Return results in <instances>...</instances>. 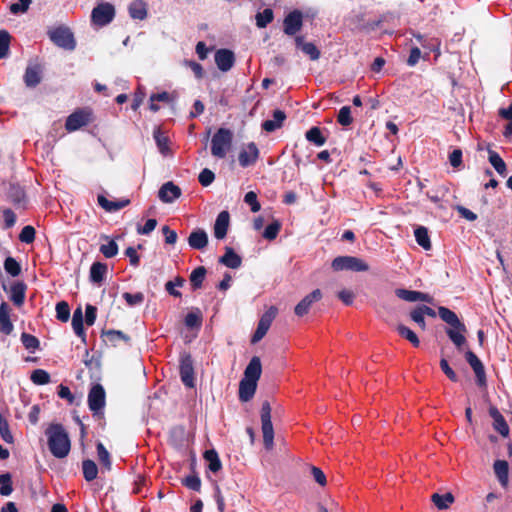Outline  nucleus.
I'll return each mask as SVG.
<instances>
[{
  "label": "nucleus",
  "instance_id": "obj_1",
  "mask_svg": "<svg viewBox=\"0 0 512 512\" xmlns=\"http://www.w3.org/2000/svg\"><path fill=\"white\" fill-rule=\"evenodd\" d=\"M50 453L58 459L65 458L71 450L68 432L60 423H51L45 430Z\"/></svg>",
  "mask_w": 512,
  "mask_h": 512
},
{
  "label": "nucleus",
  "instance_id": "obj_2",
  "mask_svg": "<svg viewBox=\"0 0 512 512\" xmlns=\"http://www.w3.org/2000/svg\"><path fill=\"white\" fill-rule=\"evenodd\" d=\"M106 404V393L101 384H95L88 393V407L92 416L99 422V426L104 428L106 425L103 409Z\"/></svg>",
  "mask_w": 512,
  "mask_h": 512
},
{
  "label": "nucleus",
  "instance_id": "obj_3",
  "mask_svg": "<svg viewBox=\"0 0 512 512\" xmlns=\"http://www.w3.org/2000/svg\"><path fill=\"white\" fill-rule=\"evenodd\" d=\"M233 142V132L228 128H219L211 139V154L219 159L226 157Z\"/></svg>",
  "mask_w": 512,
  "mask_h": 512
},
{
  "label": "nucleus",
  "instance_id": "obj_4",
  "mask_svg": "<svg viewBox=\"0 0 512 512\" xmlns=\"http://www.w3.org/2000/svg\"><path fill=\"white\" fill-rule=\"evenodd\" d=\"M50 40L58 47L72 51L76 47V41L71 30L66 26H57L47 32Z\"/></svg>",
  "mask_w": 512,
  "mask_h": 512
},
{
  "label": "nucleus",
  "instance_id": "obj_5",
  "mask_svg": "<svg viewBox=\"0 0 512 512\" xmlns=\"http://www.w3.org/2000/svg\"><path fill=\"white\" fill-rule=\"evenodd\" d=\"M260 416L264 447L269 451L274 446V429L271 421V405L269 401L262 403Z\"/></svg>",
  "mask_w": 512,
  "mask_h": 512
},
{
  "label": "nucleus",
  "instance_id": "obj_6",
  "mask_svg": "<svg viewBox=\"0 0 512 512\" xmlns=\"http://www.w3.org/2000/svg\"><path fill=\"white\" fill-rule=\"evenodd\" d=\"M331 268L334 271L350 270L365 272L369 270V265L361 258L355 256H338L332 260Z\"/></svg>",
  "mask_w": 512,
  "mask_h": 512
},
{
  "label": "nucleus",
  "instance_id": "obj_7",
  "mask_svg": "<svg viewBox=\"0 0 512 512\" xmlns=\"http://www.w3.org/2000/svg\"><path fill=\"white\" fill-rule=\"evenodd\" d=\"M179 373L182 383L188 388L195 387V373L192 356L183 352L179 360Z\"/></svg>",
  "mask_w": 512,
  "mask_h": 512
},
{
  "label": "nucleus",
  "instance_id": "obj_8",
  "mask_svg": "<svg viewBox=\"0 0 512 512\" xmlns=\"http://www.w3.org/2000/svg\"><path fill=\"white\" fill-rule=\"evenodd\" d=\"M115 16V8L112 4L105 2L93 8L91 13V21L99 27L108 25Z\"/></svg>",
  "mask_w": 512,
  "mask_h": 512
},
{
  "label": "nucleus",
  "instance_id": "obj_9",
  "mask_svg": "<svg viewBox=\"0 0 512 512\" xmlns=\"http://www.w3.org/2000/svg\"><path fill=\"white\" fill-rule=\"evenodd\" d=\"M277 315V308L271 306L260 318L257 328L251 337V343H258L269 330L274 318Z\"/></svg>",
  "mask_w": 512,
  "mask_h": 512
},
{
  "label": "nucleus",
  "instance_id": "obj_10",
  "mask_svg": "<svg viewBox=\"0 0 512 512\" xmlns=\"http://www.w3.org/2000/svg\"><path fill=\"white\" fill-rule=\"evenodd\" d=\"M465 359L475 373L477 385L479 387L486 386V372L482 361L471 350L465 352Z\"/></svg>",
  "mask_w": 512,
  "mask_h": 512
},
{
  "label": "nucleus",
  "instance_id": "obj_11",
  "mask_svg": "<svg viewBox=\"0 0 512 512\" xmlns=\"http://www.w3.org/2000/svg\"><path fill=\"white\" fill-rule=\"evenodd\" d=\"M303 26V15L299 10L288 13L283 21V31L288 36L296 35Z\"/></svg>",
  "mask_w": 512,
  "mask_h": 512
},
{
  "label": "nucleus",
  "instance_id": "obj_12",
  "mask_svg": "<svg viewBox=\"0 0 512 512\" xmlns=\"http://www.w3.org/2000/svg\"><path fill=\"white\" fill-rule=\"evenodd\" d=\"M260 156V151L254 142L245 145L239 152V165L243 168L254 165Z\"/></svg>",
  "mask_w": 512,
  "mask_h": 512
},
{
  "label": "nucleus",
  "instance_id": "obj_13",
  "mask_svg": "<svg viewBox=\"0 0 512 512\" xmlns=\"http://www.w3.org/2000/svg\"><path fill=\"white\" fill-rule=\"evenodd\" d=\"M91 120V113L86 110H77L70 114L65 123L67 131L72 132L86 126Z\"/></svg>",
  "mask_w": 512,
  "mask_h": 512
},
{
  "label": "nucleus",
  "instance_id": "obj_14",
  "mask_svg": "<svg viewBox=\"0 0 512 512\" xmlns=\"http://www.w3.org/2000/svg\"><path fill=\"white\" fill-rule=\"evenodd\" d=\"M295 46L301 50L311 61H317L321 57V52L313 42H306L303 35H296L294 38Z\"/></svg>",
  "mask_w": 512,
  "mask_h": 512
},
{
  "label": "nucleus",
  "instance_id": "obj_15",
  "mask_svg": "<svg viewBox=\"0 0 512 512\" xmlns=\"http://www.w3.org/2000/svg\"><path fill=\"white\" fill-rule=\"evenodd\" d=\"M322 298V292L320 289H315L313 290L311 293H309L308 295H306L296 306H295V309H294V312L297 316L299 317H302L304 315H306L309 310H310V307L311 305L316 302V301H319L320 299Z\"/></svg>",
  "mask_w": 512,
  "mask_h": 512
},
{
  "label": "nucleus",
  "instance_id": "obj_16",
  "mask_svg": "<svg viewBox=\"0 0 512 512\" xmlns=\"http://www.w3.org/2000/svg\"><path fill=\"white\" fill-rule=\"evenodd\" d=\"M215 63L219 70L223 72L229 71L235 63V55L229 49H219L215 53Z\"/></svg>",
  "mask_w": 512,
  "mask_h": 512
},
{
  "label": "nucleus",
  "instance_id": "obj_17",
  "mask_svg": "<svg viewBox=\"0 0 512 512\" xmlns=\"http://www.w3.org/2000/svg\"><path fill=\"white\" fill-rule=\"evenodd\" d=\"M180 196V187L171 181L164 183L158 191V197L163 203H172Z\"/></svg>",
  "mask_w": 512,
  "mask_h": 512
},
{
  "label": "nucleus",
  "instance_id": "obj_18",
  "mask_svg": "<svg viewBox=\"0 0 512 512\" xmlns=\"http://www.w3.org/2000/svg\"><path fill=\"white\" fill-rule=\"evenodd\" d=\"M489 415L493 419V428L497 431L502 437H508L510 433V428L504 418V416L500 413L497 407L491 406L489 408Z\"/></svg>",
  "mask_w": 512,
  "mask_h": 512
},
{
  "label": "nucleus",
  "instance_id": "obj_19",
  "mask_svg": "<svg viewBox=\"0 0 512 512\" xmlns=\"http://www.w3.org/2000/svg\"><path fill=\"white\" fill-rule=\"evenodd\" d=\"M230 222V215L228 211H221L214 224V236L216 239H224L227 235Z\"/></svg>",
  "mask_w": 512,
  "mask_h": 512
},
{
  "label": "nucleus",
  "instance_id": "obj_20",
  "mask_svg": "<svg viewBox=\"0 0 512 512\" xmlns=\"http://www.w3.org/2000/svg\"><path fill=\"white\" fill-rule=\"evenodd\" d=\"M262 373L261 360L258 356H253L244 370L243 379L258 382Z\"/></svg>",
  "mask_w": 512,
  "mask_h": 512
},
{
  "label": "nucleus",
  "instance_id": "obj_21",
  "mask_svg": "<svg viewBox=\"0 0 512 512\" xmlns=\"http://www.w3.org/2000/svg\"><path fill=\"white\" fill-rule=\"evenodd\" d=\"M438 314L440 318L449 324L452 328L459 330H466V326L463 322H461L457 316V314L450 310L447 307L440 306L438 308Z\"/></svg>",
  "mask_w": 512,
  "mask_h": 512
},
{
  "label": "nucleus",
  "instance_id": "obj_22",
  "mask_svg": "<svg viewBox=\"0 0 512 512\" xmlns=\"http://www.w3.org/2000/svg\"><path fill=\"white\" fill-rule=\"evenodd\" d=\"M27 285L23 281H17L10 287V300L15 306L20 307L25 302Z\"/></svg>",
  "mask_w": 512,
  "mask_h": 512
},
{
  "label": "nucleus",
  "instance_id": "obj_23",
  "mask_svg": "<svg viewBox=\"0 0 512 512\" xmlns=\"http://www.w3.org/2000/svg\"><path fill=\"white\" fill-rule=\"evenodd\" d=\"M188 244L192 249L203 250L208 245V235L205 230H193L188 237Z\"/></svg>",
  "mask_w": 512,
  "mask_h": 512
},
{
  "label": "nucleus",
  "instance_id": "obj_24",
  "mask_svg": "<svg viewBox=\"0 0 512 512\" xmlns=\"http://www.w3.org/2000/svg\"><path fill=\"white\" fill-rule=\"evenodd\" d=\"M494 473L503 488L509 484V464L506 460H495L493 464Z\"/></svg>",
  "mask_w": 512,
  "mask_h": 512
},
{
  "label": "nucleus",
  "instance_id": "obj_25",
  "mask_svg": "<svg viewBox=\"0 0 512 512\" xmlns=\"http://www.w3.org/2000/svg\"><path fill=\"white\" fill-rule=\"evenodd\" d=\"M218 261L220 264L231 269H237L242 264V258L234 251L233 248L228 246L225 247V253Z\"/></svg>",
  "mask_w": 512,
  "mask_h": 512
},
{
  "label": "nucleus",
  "instance_id": "obj_26",
  "mask_svg": "<svg viewBox=\"0 0 512 512\" xmlns=\"http://www.w3.org/2000/svg\"><path fill=\"white\" fill-rule=\"evenodd\" d=\"M285 119V112L280 109H277L273 112V119L263 121L262 129L266 132H274L275 130L283 126Z\"/></svg>",
  "mask_w": 512,
  "mask_h": 512
},
{
  "label": "nucleus",
  "instance_id": "obj_27",
  "mask_svg": "<svg viewBox=\"0 0 512 512\" xmlns=\"http://www.w3.org/2000/svg\"><path fill=\"white\" fill-rule=\"evenodd\" d=\"M97 202L107 212H116L125 208L130 204V199H120L118 201H110L104 195H98Z\"/></svg>",
  "mask_w": 512,
  "mask_h": 512
},
{
  "label": "nucleus",
  "instance_id": "obj_28",
  "mask_svg": "<svg viewBox=\"0 0 512 512\" xmlns=\"http://www.w3.org/2000/svg\"><path fill=\"white\" fill-rule=\"evenodd\" d=\"M10 307L6 302L0 305V332L9 335L13 331V324L10 320Z\"/></svg>",
  "mask_w": 512,
  "mask_h": 512
},
{
  "label": "nucleus",
  "instance_id": "obj_29",
  "mask_svg": "<svg viewBox=\"0 0 512 512\" xmlns=\"http://www.w3.org/2000/svg\"><path fill=\"white\" fill-rule=\"evenodd\" d=\"M257 382L242 379L239 383V399L242 402L251 400L256 392Z\"/></svg>",
  "mask_w": 512,
  "mask_h": 512
},
{
  "label": "nucleus",
  "instance_id": "obj_30",
  "mask_svg": "<svg viewBox=\"0 0 512 512\" xmlns=\"http://www.w3.org/2000/svg\"><path fill=\"white\" fill-rule=\"evenodd\" d=\"M83 322H84V318H83L82 308L78 307L73 312L72 327H73L75 334L81 338L83 343H86V333L84 330Z\"/></svg>",
  "mask_w": 512,
  "mask_h": 512
},
{
  "label": "nucleus",
  "instance_id": "obj_31",
  "mask_svg": "<svg viewBox=\"0 0 512 512\" xmlns=\"http://www.w3.org/2000/svg\"><path fill=\"white\" fill-rule=\"evenodd\" d=\"M27 87H36L41 82V68L39 65L28 66L24 74Z\"/></svg>",
  "mask_w": 512,
  "mask_h": 512
},
{
  "label": "nucleus",
  "instance_id": "obj_32",
  "mask_svg": "<svg viewBox=\"0 0 512 512\" xmlns=\"http://www.w3.org/2000/svg\"><path fill=\"white\" fill-rule=\"evenodd\" d=\"M129 15L133 19L144 20L147 17V4L143 0H133L129 5Z\"/></svg>",
  "mask_w": 512,
  "mask_h": 512
},
{
  "label": "nucleus",
  "instance_id": "obj_33",
  "mask_svg": "<svg viewBox=\"0 0 512 512\" xmlns=\"http://www.w3.org/2000/svg\"><path fill=\"white\" fill-rule=\"evenodd\" d=\"M203 458L208 462V469L211 472L217 473L222 469V462L215 449L206 450L203 454Z\"/></svg>",
  "mask_w": 512,
  "mask_h": 512
},
{
  "label": "nucleus",
  "instance_id": "obj_34",
  "mask_svg": "<svg viewBox=\"0 0 512 512\" xmlns=\"http://www.w3.org/2000/svg\"><path fill=\"white\" fill-rule=\"evenodd\" d=\"M107 273V265L102 262H94L90 268V281L93 283H101Z\"/></svg>",
  "mask_w": 512,
  "mask_h": 512
},
{
  "label": "nucleus",
  "instance_id": "obj_35",
  "mask_svg": "<svg viewBox=\"0 0 512 512\" xmlns=\"http://www.w3.org/2000/svg\"><path fill=\"white\" fill-rule=\"evenodd\" d=\"M431 501L434 505L440 509H447L452 503H454L455 498L451 492H447L445 494L434 493L431 496Z\"/></svg>",
  "mask_w": 512,
  "mask_h": 512
},
{
  "label": "nucleus",
  "instance_id": "obj_36",
  "mask_svg": "<svg viewBox=\"0 0 512 512\" xmlns=\"http://www.w3.org/2000/svg\"><path fill=\"white\" fill-rule=\"evenodd\" d=\"M7 197L14 205H21L25 201V191L18 184H10Z\"/></svg>",
  "mask_w": 512,
  "mask_h": 512
},
{
  "label": "nucleus",
  "instance_id": "obj_37",
  "mask_svg": "<svg viewBox=\"0 0 512 512\" xmlns=\"http://www.w3.org/2000/svg\"><path fill=\"white\" fill-rule=\"evenodd\" d=\"M206 273L207 270L204 266H199L191 272L189 280L193 290H197L202 287Z\"/></svg>",
  "mask_w": 512,
  "mask_h": 512
},
{
  "label": "nucleus",
  "instance_id": "obj_38",
  "mask_svg": "<svg viewBox=\"0 0 512 512\" xmlns=\"http://www.w3.org/2000/svg\"><path fill=\"white\" fill-rule=\"evenodd\" d=\"M488 154V160L497 171V173H499L501 176H506L507 166L501 156L494 150H489Z\"/></svg>",
  "mask_w": 512,
  "mask_h": 512
},
{
  "label": "nucleus",
  "instance_id": "obj_39",
  "mask_svg": "<svg viewBox=\"0 0 512 512\" xmlns=\"http://www.w3.org/2000/svg\"><path fill=\"white\" fill-rule=\"evenodd\" d=\"M305 137H306L307 141H309L310 143H313L314 145H316L318 147L323 146L327 141L326 137L322 133V130L317 126L311 127L305 133Z\"/></svg>",
  "mask_w": 512,
  "mask_h": 512
},
{
  "label": "nucleus",
  "instance_id": "obj_40",
  "mask_svg": "<svg viewBox=\"0 0 512 512\" xmlns=\"http://www.w3.org/2000/svg\"><path fill=\"white\" fill-rule=\"evenodd\" d=\"M414 236L416 242L419 246H421L424 250H430L432 247L430 237L428 234V229L424 226H419L414 231Z\"/></svg>",
  "mask_w": 512,
  "mask_h": 512
},
{
  "label": "nucleus",
  "instance_id": "obj_41",
  "mask_svg": "<svg viewBox=\"0 0 512 512\" xmlns=\"http://www.w3.org/2000/svg\"><path fill=\"white\" fill-rule=\"evenodd\" d=\"M96 450L99 462L102 465L103 469L106 471H110L112 468L110 453L101 442L97 443Z\"/></svg>",
  "mask_w": 512,
  "mask_h": 512
},
{
  "label": "nucleus",
  "instance_id": "obj_42",
  "mask_svg": "<svg viewBox=\"0 0 512 512\" xmlns=\"http://www.w3.org/2000/svg\"><path fill=\"white\" fill-rule=\"evenodd\" d=\"M102 336H105L107 338V340L114 346L117 345V343L119 341H124L126 343H130L131 341V338L129 335L123 333L122 331L120 330H114V329H111V330H107V331H103L102 332Z\"/></svg>",
  "mask_w": 512,
  "mask_h": 512
},
{
  "label": "nucleus",
  "instance_id": "obj_43",
  "mask_svg": "<svg viewBox=\"0 0 512 512\" xmlns=\"http://www.w3.org/2000/svg\"><path fill=\"white\" fill-rule=\"evenodd\" d=\"M82 470L84 479L88 482L96 479L98 474V467L96 463L91 459H85L82 462Z\"/></svg>",
  "mask_w": 512,
  "mask_h": 512
},
{
  "label": "nucleus",
  "instance_id": "obj_44",
  "mask_svg": "<svg viewBox=\"0 0 512 512\" xmlns=\"http://www.w3.org/2000/svg\"><path fill=\"white\" fill-rule=\"evenodd\" d=\"M396 330L401 337L408 340L414 347H419L420 340H419L418 336L416 335V333L414 331H412L409 327H407L403 324H399L396 327Z\"/></svg>",
  "mask_w": 512,
  "mask_h": 512
},
{
  "label": "nucleus",
  "instance_id": "obj_45",
  "mask_svg": "<svg viewBox=\"0 0 512 512\" xmlns=\"http://www.w3.org/2000/svg\"><path fill=\"white\" fill-rule=\"evenodd\" d=\"M466 330H459L455 328H448L446 330V334L448 335L449 339L453 342V344L457 347V349H461V347L466 343V338L464 336V333Z\"/></svg>",
  "mask_w": 512,
  "mask_h": 512
},
{
  "label": "nucleus",
  "instance_id": "obj_46",
  "mask_svg": "<svg viewBox=\"0 0 512 512\" xmlns=\"http://www.w3.org/2000/svg\"><path fill=\"white\" fill-rule=\"evenodd\" d=\"M466 330H459L455 328H448L446 330V334L448 335L449 339L453 342V344L457 347V349H461V347L466 343V338L464 336V333Z\"/></svg>",
  "mask_w": 512,
  "mask_h": 512
},
{
  "label": "nucleus",
  "instance_id": "obj_47",
  "mask_svg": "<svg viewBox=\"0 0 512 512\" xmlns=\"http://www.w3.org/2000/svg\"><path fill=\"white\" fill-rule=\"evenodd\" d=\"M184 323L188 328H200L202 325V314L199 309L187 313Z\"/></svg>",
  "mask_w": 512,
  "mask_h": 512
},
{
  "label": "nucleus",
  "instance_id": "obj_48",
  "mask_svg": "<svg viewBox=\"0 0 512 512\" xmlns=\"http://www.w3.org/2000/svg\"><path fill=\"white\" fill-rule=\"evenodd\" d=\"M183 486L196 492L201 490V479L197 473L186 476L181 480Z\"/></svg>",
  "mask_w": 512,
  "mask_h": 512
},
{
  "label": "nucleus",
  "instance_id": "obj_49",
  "mask_svg": "<svg viewBox=\"0 0 512 512\" xmlns=\"http://www.w3.org/2000/svg\"><path fill=\"white\" fill-rule=\"evenodd\" d=\"M4 269L12 277H17L21 273V265L19 264V262L15 258H13L11 256H8L5 259V261H4Z\"/></svg>",
  "mask_w": 512,
  "mask_h": 512
},
{
  "label": "nucleus",
  "instance_id": "obj_50",
  "mask_svg": "<svg viewBox=\"0 0 512 512\" xmlns=\"http://www.w3.org/2000/svg\"><path fill=\"white\" fill-rule=\"evenodd\" d=\"M274 19L273 10L270 8L264 9L256 15V25L259 28H265Z\"/></svg>",
  "mask_w": 512,
  "mask_h": 512
},
{
  "label": "nucleus",
  "instance_id": "obj_51",
  "mask_svg": "<svg viewBox=\"0 0 512 512\" xmlns=\"http://www.w3.org/2000/svg\"><path fill=\"white\" fill-rule=\"evenodd\" d=\"M395 294L398 298L407 302H416L419 298H421L420 291L408 290L404 288L396 289Z\"/></svg>",
  "mask_w": 512,
  "mask_h": 512
},
{
  "label": "nucleus",
  "instance_id": "obj_52",
  "mask_svg": "<svg viewBox=\"0 0 512 512\" xmlns=\"http://www.w3.org/2000/svg\"><path fill=\"white\" fill-rule=\"evenodd\" d=\"M11 36L7 30H0V59L6 58L9 53Z\"/></svg>",
  "mask_w": 512,
  "mask_h": 512
},
{
  "label": "nucleus",
  "instance_id": "obj_53",
  "mask_svg": "<svg viewBox=\"0 0 512 512\" xmlns=\"http://www.w3.org/2000/svg\"><path fill=\"white\" fill-rule=\"evenodd\" d=\"M21 342L23 346L31 352L35 351L40 346L39 339L34 335L28 334L26 332L21 334Z\"/></svg>",
  "mask_w": 512,
  "mask_h": 512
},
{
  "label": "nucleus",
  "instance_id": "obj_54",
  "mask_svg": "<svg viewBox=\"0 0 512 512\" xmlns=\"http://www.w3.org/2000/svg\"><path fill=\"white\" fill-rule=\"evenodd\" d=\"M31 381L36 385H46L50 382V374L43 369H35L31 376Z\"/></svg>",
  "mask_w": 512,
  "mask_h": 512
},
{
  "label": "nucleus",
  "instance_id": "obj_55",
  "mask_svg": "<svg viewBox=\"0 0 512 512\" xmlns=\"http://www.w3.org/2000/svg\"><path fill=\"white\" fill-rule=\"evenodd\" d=\"M13 491L12 477L9 473L0 475V495L9 496Z\"/></svg>",
  "mask_w": 512,
  "mask_h": 512
},
{
  "label": "nucleus",
  "instance_id": "obj_56",
  "mask_svg": "<svg viewBox=\"0 0 512 512\" xmlns=\"http://www.w3.org/2000/svg\"><path fill=\"white\" fill-rule=\"evenodd\" d=\"M56 318L66 323L70 318V307L66 301H60L56 304Z\"/></svg>",
  "mask_w": 512,
  "mask_h": 512
},
{
  "label": "nucleus",
  "instance_id": "obj_57",
  "mask_svg": "<svg viewBox=\"0 0 512 512\" xmlns=\"http://www.w3.org/2000/svg\"><path fill=\"white\" fill-rule=\"evenodd\" d=\"M281 230V223L278 220H274L270 223L263 232V237L269 241L274 240Z\"/></svg>",
  "mask_w": 512,
  "mask_h": 512
},
{
  "label": "nucleus",
  "instance_id": "obj_58",
  "mask_svg": "<svg viewBox=\"0 0 512 512\" xmlns=\"http://www.w3.org/2000/svg\"><path fill=\"white\" fill-rule=\"evenodd\" d=\"M153 136H154V139H155V142L157 144L159 151L165 155L167 153V151L169 150L168 138L160 131V129H156L153 133Z\"/></svg>",
  "mask_w": 512,
  "mask_h": 512
},
{
  "label": "nucleus",
  "instance_id": "obj_59",
  "mask_svg": "<svg viewBox=\"0 0 512 512\" xmlns=\"http://www.w3.org/2000/svg\"><path fill=\"white\" fill-rule=\"evenodd\" d=\"M337 122L342 126H349L352 124L353 118L351 116V108L349 106L341 107L337 116Z\"/></svg>",
  "mask_w": 512,
  "mask_h": 512
},
{
  "label": "nucleus",
  "instance_id": "obj_60",
  "mask_svg": "<svg viewBox=\"0 0 512 512\" xmlns=\"http://www.w3.org/2000/svg\"><path fill=\"white\" fill-rule=\"evenodd\" d=\"M36 231L31 225L24 226L19 234V240L23 243L30 244L35 240Z\"/></svg>",
  "mask_w": 512,
  "mask_h": 512
},
{
  "label": "nucleus",
  "instance_id": "obj_61",
  "mask_svg": "<svg viewBox=\"0 0 512 512\" xmlns=\"http://www.w3.org/2000/svg\"><path fill=\"white\" fill-rule=\"evenodd\" d=\"M122 297L125 299L127 305L130 307L140 305L144 301V294L142 292H137L134 294L125 292L123 293Z\"/></svg>",
  "mask_w": 512,
  "mask_h": 512
},
{
  "label": "nucleus",
  "instance_id": "obj_62",
  "mask_svg": "<svg viewBox=\"0 0 512 512\" xmlns=\"http://www.w3.org/2000/svg\"><path fill=\"white\" fill-rule=\"evenodd\" d=\"M100 252L106 258H112L118 253V245L114 240H110L107 244H102L100 246Z\"/></svg>",
  "mask_w": 512,
  "mask_h": 512
},
{
  "label": "nucleus",
  "instance_id": "obj_63",
  "mask_svg": "<svg viewBox=\"0 0 512 512\" xmlns=\"http://www.w3.org/2000/svg\"><path fill=\"white\" fill-rule=\"evenodd\" d=\"M32 0H18V3H12L9 10L12 14L25 13L28 11Z\"/></svg>",
  "mask_w": 512,
  "mask_h": 512
},
{
  "label": "nucleus",
  "instance_id": "obj_64",
  "mask_svg": "<svg viewBox=\"0 0 512 512\" xmlns=\"http://www.w3.org/2000/svg\"><path fill=\"white\" fill-rule=\"evenodd\" d=\"M215 179V174L213 171H211L210 169L208 168H204L199 176H198V181L199 183L204 186V187H207L209 186Z\"/></svg>",
  "mask_w": 512,
  "mask_h": 512
}]
</instances>
